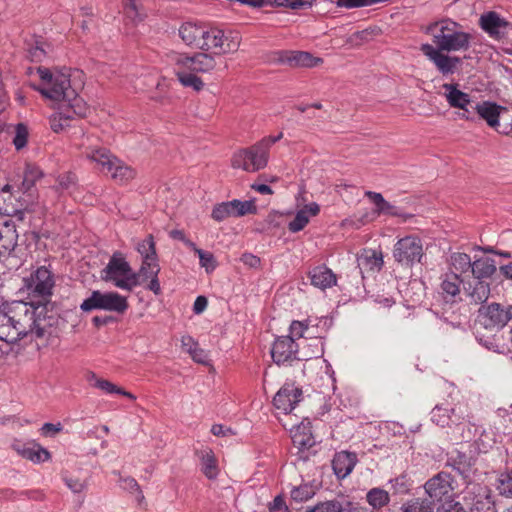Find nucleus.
Listing matches in <instances>:
<instances>
[{"label": "nucleus", "instance_id": "bb28decb", "mask_svg": "<svg viewBox=\"0 0 512 512\" xmlns=\"http://www.w3.org/2000/svg\"><path fill=\"white\" fill-rule=\"evenodd\" d=\"M356 464V455L347 451L336 453L332 460L335 475L343 479L349 475Z\"/></svg>", "mask_w": 512, "mask_h": 512}, {"label": "nucleus", "instance_id": "8fccbe9b", "mask_svg": "<svg viewBox=\"0 0 512 512\" xmlns=\"http://www.w3.org/2000/svg\"><path fill=\"white\" fill-rule=\"evenodd\" d=\"M497 489L501 495L512 497V470L500 475Z\"/></svg>", "mask_w": 512, "mask_h": 512}, {"label": "nucleus", "instance_id": "f03ea898", "mask_svg": "<svg viewBox=\"0 0 512 512\" xmlns=\"http://www.w3.org/2000/svg\"><path fill=\"white\" fill-rule=\"evenodd\" d=\"M37 73L42 84L37 90L46 98L62 102L61 107H67L76 116L82 117L86 114V105L83 99L78 97L76 91L71 87L70 79L62 73H52L48 68L38 67Z\"/></svg>", "mask_w": 512, "mask_h": 512}, {"label": "nucleus", "instance_id": "e2e57ef3", "mask_svg": "<svg viewBox=\"0 0 512 512\" xmlns=\"http://www.w3.org/2000/svg\"><path fill=\"white\" fill-rule=\"evenodd\" d=\"M160 272V269H156L154 267L151 274H153V277L150 278V282L147 285V289L152 291L155 295L161 294V286L158 280V274Z\"/></svg>", "mask_w": 512, "mask_h": 512}, {"label": "nucleus", "instance_id": "ea45409f", "mask_svg": "<svg viewBox=\"0 0 512 512\" xmlns=\"http://www.w3.org/2000/svg\"><path fill=\"white\" fill-rule=\"evenodd\" d=\"M402 512H434L433 504L427 499L414 498L401 507Z\"/></svg>", "mask_w": 512, "mask_h": 512}, {"label": "nucleus", "instance_id": "864d4df0", "mask_svg": "<svg viewBox=\"0 0 512 512\" xmlns=\"http://www.w3.org/2000/svg\"><path fill=\"white\" fill-rule=\"evenodd\" d=\"M120 481H121V486L123 489H125L129 492H137L138 493V497H137L138 501H142L144 499V495L142 494V491L140 490V486L134 478L125 477V478H121Z\"/></svg>", "mask_w": 512, "mask_h": 512}, {"label": "nucleus", "instance_id": "39448f33", "mask_svg": "<svg viewBox=\"0 0 512 512\" xmlns=\"http://www.w3.org/2000/svg\"><path fill=\"white\" fill-rule=\"evenodd\" d=\"M425 32L432 36V45L440 51H461L470 47L471 35L459 30V24L450 19L429 24Z\"/></svg>", "mask_w": 512, "mask_h": 512}, {"label": "nucleus", "instance_id": "c03bdc74", "mask_svg": "<svg viewBox=\"0 0 512 512\" xmlns=\"http://www.w3.org/2000/svg\"><path fill=\"white\" fill-rule=\"evenodd\" d=\"M191 250H193L198 255L200 266L203 267L207 273H210L215 270L217 262L214 255L211 252L204 251L198 248L196 245Z\"/></svg>", "mask_w": 512, "mask_h": 512}, {"label": "nucleus", "instance_id": "423d86ee", "mask_svg": "<svg viewBox=\"0 0 512 512\" xmlns=\"http://www.w3.org/2000/svg\"><path fill=\"white\" fill-rule=\"evenodd\" d=\"M282 137V133L277 136L265 137L249 148L239 150L231 159L232 167L243 169L246 172H256L265 168L268 164L271 146Z\"/></svg>", "mask_w": 512, "mask_h": 512}, {"label": "nucleus", "instance_id": "72a5a7b5", "mask_svg": "<svg viewBox=\"0 0 512 512\" xmlns=\"http://www.w3.org/2000/svg\"><path fill=\"white\" fill-rule=\"evenodd\" d=\"M449 264L453 270L451 273H457L460 277L470 276L469 273L472 267V261L468 254L456 252L452 253L449 258Z\"/></svg>", "mask_w": 512, "mask_h": 512}, {"label": "nucleus", "instance_id": "603ef678", "mask_svg": "<svg viewBox=\"0 0 512 512\" xmlns=\"http://www.w3.org/2000/svg\"><path fill=\"white\" fill-rule=\"evenodd\" d=\"M27 140H28L27 127L24 124L20 123L16 126L13 144L17 150H20L26 146Z\"/></svg>", "mask_w": 512, "mask_h": 512}, {"label": "nucleus", "instance_id": "2f4dec72", "mask_svg": "<svg viewBox=\"0 0 512 512\" xmlns=\"http://www.w3.org/2000/svg\"><path fill=\"white\" fill-rule=\"evenodd\" d=\"M383 264V255L380 251L364 250L358 257V266L362 270L379 271Z\"/></svg>", "mask_w": 512, "mask_h": 512}, {"label": "nucleus", "instance_id": "c9c22d12", "mask_svg": "<svg viewBox=\"0 0 512 512\" xmlns=\"http://www.w3.org/2000/svg\"><path fill=\"white\" fill-rule=\"evenodd\" d=\"M366 501L373 509L380 510L389 503V493L382 488H372L366 494Z\"/></svg>", "mask_w": 512, "mask_h": 512}, {"label": "nucleus", "instance_id": "4c0bfd02", "mask_svg": "<svg viewBox=\"0 0 512 512\" xmlns=\"http://www.w3.org/2000/svg\"><path fill=\"white\" fill-rule=\"evenodd\" d=\"M461 279H463V277H460L457 273L446 274L441 283L442 291L452 297L458 295L460 292V284H462Z\"/></svg>", "mask_w": 512, "mask_h": 512}, {"label": "nucleus", "instance_id": "09e8293b", "mask_svg": "<svg viewBox=\"0 0 512 512\" xmlns=\"http://www.w3.org/2000/svg\"><path fill=\"white\" fill-rule=\"evenodd\" d=\"M309 223V216L307 215L306 210H300L296 213L294 219L289 223L288 229L289 231L296 233L304 229V227Z\"/></svg>", "mask_w": 512, "mask_h": 512}, {"label": "nucleus", "instance_id": "de8ad7c7", "mask_svg": "<svg viewBox=\"0 0 512 512\" xmlns=\"http://www.w3.org/2000/svg\"><path fill=\"white\" fill-rule=\"evenodd\" d=\"M45 44L40 41H36L34 45H31L27 51V57L32 62H42L47 55Z\"/></svg>", "mask_w": 512, "mask_h": 512}, {"label": "nucleus", "instance_id": "9d476101", "mask_svg": "<svg viewBox=\"0 0 512 512\" xmlns=\"http://www.w3.org/2000/svg\"><path fill=\"white\" fill-rule=\"evenodd\" d=\"M127 308L128 302L125 297L117 292H101L99 290L92 291L91 295L80 305V309L83 312L105 310L124 313Z\"/></svg>", "mask_w": 512, "mask_h": 512}, {"label": "nucleus", "instance_id": "20e7f679", "mask_svg": "<svg viewBox=\"0 0 512 512\" xmlns=\"http://www.w3.org/2000/svg\"><path fill=\"white\" fill-rule=\"evenodd\" d=\"M79 146L83 149L82 155L94 162L100 172L110 175L114 181L124 183L134 178L135 172L130 166L113 155L108 149L93 145L89 136L83 135Z\"/></svg>", "mask_w": 512, "mask_h": 512}, {"label": "nucleus", "instance_id": "052dcab7", "mask_svg": "<svg viewBox=\"0 0 512 512\" xmlns=\"http://www.w3.org/2000/svg\"><path fill=\"white\" fill-rule=\"evenodd\" d=\"M93 386L109 394L116 393L118 391V386L105 379H96Z\"/></svg>", "mask_w": 512, "mask_h": 512}, {"label": "nucleus", "instance_id": "bf43d9fd", "mask_svg": "<svg viewBox=\"0 0 512 512\" xmlns=\"http://www.w3.org/2000/svg\"><path fill=\"white\" fill-rule=\"evenodd\" d=\"M335 501L336 500L334 499V500L320 502L317 505H315L313 508L308 509L305 512H334L335 511L334 509L337 507V506H335Z\"/></svg>", "mask_w": 512, "mask_h": 512}, {"label": "nucleus", "instance_id": "a19ab883", "mask_svg": "<svg viewBox=\"0 0 512 512\" xmlns=\"http://www.w3.org/2000/svg\"><path fill=\"white\" fill-rule=\"evenodd\" d=\"M160 269L157 261L143 260L140 269L134 272L136 286L141 285L143 282L153 277L152 271L154 269Z\"/></svg>", "mask_w": 512, "mask_h": 512}, {"label": "nucleus", "instance_id": "aec40b11", "mask_svg": "<svg viewBox=\"0 0 512 512\" xmlns=\"http://www.w3.org/2000/svg\"><path fill=\"white\" fill-rule=\"evenodd\" d=\"M479 26L493 39H502L508 34L511 24L497 12L489 11L480 16Z\"/></svg>", "mask_w": 512, "mask_h": 512}, {"label": "nucleus", "instance_id": "58836bf2", "mask_svg": "<svg viewBox=\"0 0 512 512\" xmlns=\"http://www.w3.org/2000/svg\"><path fill=\"white\" fill-rule=\"evenodd\" d=\"M137 251L141 254L143 260L157 261L154 237L149 234L144 240L138 243Z\"/></svg>", "mask_w": 512, "mask_h": 512}, {"label": "nucleus", "instance_id": "f8f14e48", "mask_svg": "<svg viewBox=\"0 0 512 512\" xmlns=\"http://www.w3.org/2000/svg\"><path fill=\"white\" fill-rule=\"evenodd\" d=\"M201 43L199 49L204 51L218 50L214 55H221L237 51L240 40L238 37L225 35L220 29L212 28L205 29V35Z\"/></svg>", "mask_w": 512, "mask_h": 512}, {"label": "nucleus", "instance_id": "0e129e2a", "mask_svg": "<svg viewBox=\"0 0 512 512\" xmlns=\"http://www.w3.org/2000/svg\"><path fill=\"white\" fill-rule=\"evenodd\" d=\"M169 235L172 239L182 241L188 248L192 249L196 245L190 239L185 236V233L182 230L174 229L169 232Z\"/></svg>", "mask_w": 512, "mask_h": 512}, {"label": "nucleus", "instance_id": "680f3d73", "mask_svg": "<svg viewBox=\"0 0 512 512\" xmlns=\"http://www.w3.org/2000/svg\"><path fill=\"white\" fill-rule=\"evenodd\" d=\"M335 506H337L334 512H367V510L363 507H356L352 503L348 502L343 505L338 500L335 501Z\"/></svg>", "mask_w": 512, "mask_h": 512}, {"label": "nucleus", "instance_id": "3c124183", "mask_svg": "<svg viewBox=\"0 0 512 512\" xmlns=\"http://www.w3.org/2000/svg\"><path fill=\"white\" fill-rule=\"evenodd\" d=\"M314 0H266V4L289 7L291 9H301L311 6Z\"/></svg>", "mask_w": 512, "mask_h": 512}, {"label": "nucleus", "instance_id": "1a4fd4ad", "mask_svg": "<svg viewBox=\"0 0 512 512\" xmlns=\"http://www.w3.org/2000/svg\"><path fill=\"white\" fill-rule=\"evenodd\" d=\"M101 279L116 287L132 291L136 287L134 272L121 252H114L108 264L100 272Z\"/></svg>", "mask_w": 512, "mask_h": 512}, {"label": "nucleus", "instance_id": "a211bd4d", "mask_svg": "<svg viewBox=\"0 0 512 512\" xmlns=\"http://www.w3.org/2000/svg\"><path fill=\"white\" fill-rule=\"evenodd\" d=\"M467 416L460 406L450 407L448 403L438 404L431 411L432 422L443 428L459 425Z\"/></svg>", "mask_w": 512, "mask_h": 512}, {"label": "nucleus", "instance_id": "ddd939ff", "mask_svg": "<svg viewBox=\"0 0 512 512\" xmlns=\"http://www.w3.org/2000/svg\"><path fill=\"white\" fill-rule=\"evenodd\" d=\"M420 50L444 77L454 74L463 63L462 58L440 51L432 44H422Z\"/></svg>", "mask_w": 512, "mask_h": 512}, {"label": "nucleus", "instance_id": "e433bc0d", "mask_svg": "<svg viewBox=\"0 0 512 512\" xmlns=\"http://www.w3.org/2000/svg\"><path fill=\"white\" fill-rule=\"evenodd\" d=\"M476 338L485 348L488 350L494 351L499 354H508L511 352V349L508 348L505 344H500L496 335L492 337H485L479 331V328H476Z\"/></svg>", "mask_w": 512, "mask_h": 512}, {"label": "nucleus", "instance_id": "f704fd0d", "mask_svg": "<svg viewBox=\"0 0 512 512\" xmlns=\"http://www.w3.org/2000/svg\"><path fill=\"white\" fill-rule=\"evenodd\" d=\"M201 471L208 479H215L219 473L217 459L211 449L200 451Z\"/></svg>", "mask_w": 512, "mask_h": 512}, {"label": "nucleus", "instance_id": "49530a36", "mask_svg": "<svg viewBox=\"0 0 512 512\" xmlns=\"http://www.w3.org/2000/svg\"><path fill=\"white\" fill-rule=\"evenodd\" d=\"M315 492L312 486L308 484L300 485L295 487L291 491V498L296 502H303L311 499L314 496Z\"/></svg>", "mask_w": 512, "mask_h": 512}, {"label": "nucleus", "instance_id": "a878e982", "mask_svg": "<svg viewBox=\"0 0 512 512\" xmlns=\"http://www.w3.org/2000/svg\"><path fill=\"white\" fill-rule=\"evenodd\" d=\"M18 233L11 221H5L0 227V257L10 254L17 246Z\"/></svg>", "mask_w": 512, "mask_h": 512}, {"label": "nucleus", "instance_id": "9b49d317", "mask_svg": "<svg viewBox=\"0 0 512 512\" xmlns=\"http://www.w3.org/2000/svg\"><path fill=\"white\" fill-rule=\"evenodd\" d=\"M424 255L422 241L416 235L400 238L393 248V258L395 261L406 267H412L415 263H421Z\"/></svg>", "mask_w": 512, "mask_h": 512}, {"label": "nucleus", "instance_id": "2eb2a0df", "mask_svg": "<svg viewBox=\"0 0 512 512\" xmlns=\"http://www.w3.org/2000/svg\"><path fill=\"white\" fill-rule=\"evenodd\" d=\"M455 481L450 473L441 471L430 478L424 485L429 501L440 502L453 496Z\"/></svg>", "mask_w": 512, "mask_h": 512}, {"label": "nucleus", "instance_id": "dca6fc26", "mask_svg": "<svg viewBox=\"0 0 512 512\" xmlns=\"http://www.w3.org/2000/svg\"><path fill=\"white\" fill-rule=\"evenodd\" d=\"M478 313L479 325L484 329L499 331L509 322L506 309L499 303L481 306Z\"/></svg>", "mask_w": 512, "mask_h": 512}, {"label": "nucleus", "instance_id": "b1692460", "mask_svg": "<svg viewBox=\"0 0 512 512\" xmlns=\"http://www.w3.org/2000/svg\"><path fill=\"white\" fill-rule=\"evenodd\" d=\"M13 449L23 458L34 463L45 462L50 458L49 451L35 443H21L17 441L13 444Z\"/></svg>", "mask_w": 512, "mask_h": 512}, {"label": "nucleus", "instance_id": "393cba45", "mask_svg": "<svg viewBox=\"0 0 512 512\" xmlns=\"http://www.w3.org/2000/svg\"><path fill=\"white\" fill-rule=\"evenodd\" d=\"M308 277L310 278L311 284L321 290H325L326 288L336 285L337 281L336 275L325 265L313 267L309 270Z\"/></svg>", "mask_w": 512, "mask_h": 512}, {"label": "nucleus", "instance_id": "4d7b16f0", "mask_svg": "<svg viewBox=\"0 0 512 512\" xmlns=\"http://www.w3.org/2000/svg\"><path fill=\"white\" fill-rule=\"evenodd\" d=\"M395 493H407L409 491V484L406 475H400L390 481Z\"/></svg>", "mask_w": 512, "mask_h": 512}, {"label": "nucleus", "instance_id": "412c9836", "mask_svg": "<svg viewBox=\"0 0 512 512\" xmlns=\"http://www.w3.org/2000/svg\"><path fill=\"white\" fill-rule=\"evenodd\" d=\"M464 292L470 298L471 302L475 304L485 303L490 296V283L485 280H476L470 276H464L461 279Z\"/></svg>", "mask_w": 512, "mask_h": 512}, {"label": "nucleus", "instance_id": "5701e85b", "mask_svg": "<svg viewBox=\"0 0 512 512\" xmlns=\"http://www.w3.org/2000/svg\"><path fill=\"white\" fill-rule=\"evenodd\" d=\"M474 465L475 459L472 456L458 450L451 452L446 462V466L451 467L464 479L470 478Z\"/></svg>", "mask_w": 512, "mask_h": 512}, {"label": "nucleus", "instance_id": "4be33fe9", "mask_svg": "<svg viewBox=\"0 0 512 512\" xmlns=\"http://www.w3.org/2000/svg\"><path fill=\"white\" fill-rule=\"evenodd\" d=\"M473 110L474 120L477 118L483 119L490 127L495 129L499 125L500 115L508 111L506 107L489 101L476 102Z\"/></svg>", "mask_w": 512, "mask_h": 512}, {"label": "nucleus", "instance_id": "f257e3e1", "mask_svg": "<svg viewBox=\"0 0 512 512\" xmlns=\"http://www.w3.org/2000/svg\"><path fill=\"white\" fill-rule=\"evenodd\" d=\"M8 312L22 339L28 335L42 338L55 323L54 317L47 315L46 306L39 305L33 300L14 302Z\"/></svg>", "mask_w": 512, "mask_h": 512}, {"label": "nucleus", "instance_id": "c756f323", "mask_svg": "<svg viewBox=\"0 0 512 512\" xmlns=\"http://www.w3.org/2000/svg\"><path fill=\"white\" fill-rule=\"evenodd\" d=\"M281 61L299 67H316L323 62L321 58L313 57L310 53L304 51L286 52Z\"/></svg>", "mask_w": 512, "mask_h": 512}, {"label": "nucleus", "instance_id": "338daca9", "mask_svg": "<svg viewBox=\"0 0 512 512\" xmlns=\"http://www.w3.org/2000/svg\"><path fill=\"white\" fill-rule=\"evenodd\" d=\"M241 261L251 268H256L260 265V258L251 253H244L241 257Z\"/></svg>", "mask_w": 512, "mask_h": 512}, {"label": "nucleus", "instance_id": "79ce46f5", "mask_svg": "<svg viewBox=\"0 0 512 512\" xmlns=\"http://www.w3.org/2000/svg\"><path fill=\"white\" fill-rule=\"evenodd\" d=\"M211 217L217 222H221L229 217H235L232 201L222 202L215 205L212 210Z\"/></svg>", "mask_w": 512, "mask_h": 512}, {"label": "nucleus", "instance_id": "774afa93", "mask_svg": "<svg viewBox=\"0 0 512 512\" xmlns=\"http://www.w3.org/2000/svg\"><path fill=\"white\" fill-rule=\"evenodd\" d=\"M438 512H466L459 502H449L442 506Z\"/></svg>", "mask_w": 512, "mask_h": 512}, {"label": "nucleus", "instance_id": "69168bd1", "mask_svg": "<svg viewBox=\"0 0 512 512\" xmlns=\"http://www.w3.org/2000/svg\"><path fill=\"white\" fill-rule=\"evenodd\" d=\"M65 483L74 493H80L84 490L85 485L79 479L65 478Z\"/></svg>", "mask_w": 512, "mask_h": 512}, {"label": "nucleus", "instance_id": "4468645a", "mask_svg": "<svg viewBox=\"0 0 512 512\" xmlns=\"http://www.w3.org/2000/svg\"><path fill=\"white\" fill-rule=\"evenodd\" d=\"M456 83H444L442 88L445 90L444 97L450 107L461 110L458 114L460 118L474 121V110L476 102L468 93L458 88Z\"/></svg>", "mask_w": 512, "mask_h": 512}, {"label": "nucleus", "instance_id": "6e6d98bb", "mask_svg": "<svg viewBox=\"0 0 512 512\" xmlns=\"http://www.w3.org/2000/svg\"><path fill=\"white\" fill-rule=\"evenodd\" d=\"M300 427L297 428V431L293 434L292 439L295 445H298L300 448H310L314 445V440L311 435H305L299 433Z\"/></svg>", "mask_w": 512, "mask_h": 512}, {"label": "nucleus", "instance_id": "6e6552de", "mask_svg": "<svg viewBox=\"0 0 512 512\" xmlns=\"http://www.w3.org/2000/svg\"><path fill=\"white\" fill-rule=\"evenodd\" d=\"M23 289L28 297L39 305L46 308L51 303V296L55 286L52 272L45 266L38 267L30 276L23 279Z\"/></svg>", "mask_w": 512, "mask_h": 512}, {"label": "nucleus", "instance_id": "37998d69", "mask_svg": "<svg viewBox=\"0 0 512 512\" xmlns=\"http://www.w3.org/2000/svg\"><path fill=\"white\" fill-rule=\"evenodd\" d=\"M73 111L67 107H61V111L59 112V117H53L50 120L51 129L58 133L62 131L67 126V121L73 118Z\"/></svg>", "mask_w": 512, "mask_h": 512}, {"label": "nucleus", "instance_id": "a18cd8bd", "mask_svg": "<svg viewBox=\"0 0 512 512\" xmlns=\"http://www.w3.org/2000/svg\"><path fill=\"white\" fill-rule=\"evenodd\" d=\"M232 205L234 207L235 217H241L247 214H255L257 212V207L254 204V201H240L237 199L232 200Z\"/></svg>", "mask_w": 512, "mask_h": 512}, {"label": "nucleus", "instance_id": "473e14b6", "mask_svg": "<svg viewBox=\"0 0 512 512\" xmlns=\"http://www.w3.org/2000/svg\"><path fill=\"white\" fill-rule=\"evenodd\" d=\"M294 340L304 338L301 343H304V347H313L314 348V339L313 333L310 331L309 325L306 321H293L290 325V336Z\"/></svg>", "mask_w": 512, "mask_h": 512}, {"label": "nucleus", "instance_id": "0eeeda50", "mask_svg": "<svg viewBox=\"0 0 512 512\" xmlns=\"http://www.w3.org/2000/svg\"><path fill=\"white\" fill-rule=\"evenodd\" d=\"M314 349L307 351L304 343H296L292 337H278L271 349V356L277 365L290 364L294 360L307 361L323 354V345L320 338L314 339Z\"/></svg>", "mask_w": 512, "mask_h": 512}, {"label": "nucleus", "instance_id": "cd10ccee", "mask_svg": "<svg viewBox=\"0 0 512 512\" xmlns=\"http://www.w3.org/2000/svg\"><path fill=\"white\" fill-rule=\"evenodd\" d=\"M497 271L495 261L491 258H479L472 262L470 278L487 281Z\"/></svg>", "mask_w": 512, "mask_h": 512}, {"label": "nucleus", "instance_id": "7c9ffc66", "mask_svg": "<svg viewBox=\"0 0 512 512\" xmlns=\"http://www.w3.org/2000/svg\"><path fill=\"white\" fill-rule=\"evenodd\" d=\"M22 339L9 312L0 311V340L6 343H15Z\"/></svg>", "mask_w": 512, "mask_h": 512}, {"label": "nucleus", "instance_id": "5fc2aeb1", "mask_svg": "<svg viewBox=\"0 0 512 512\" xmlns=\"http://www.w3.org/2000/svg\"><path fill=\"white\" fill-rule=\"evenodd\" d=\"M471 512H495V506L489 497L477 499L473 503Z\"/></svg>", "mask_w": 512, "mask_h": 512}, {"label": "nucleus", "instance_id": "6ab92c4d", "mask_svg": "<svg viewBox=\"0 0 512 512\" xmlns=\"http://www.w3.org/2000/svg\"><path fill=\"white\" fill-rule=\"evenodd\" d=\"M302 397V389L295 386L294 383H285L274 396L273 405L276 409L288 414L292 412Z\"/></svg>", "mask_w": 512, "mask_h": 512}, {"label": "nucleus", "instance_id": "7ed1b4c3", "mask_svg": "<svg viewBox=\"0 0 512 512\" xmlns=\"http://www.w3.org/2000/svg\"><path fill=\"white\" fill-rule=\"evenodd\" d=\"M172 61L174 74L179 83L196 92L204 88V82L197 74L211 73L217 68L215 55L206 52H196L191 56L183 53L175 54Z\"/></svg>", "mask_w": 512, "mask_h": 512}, {"label": "nucleus", "instance_id": "13d9d810", "mask_svg": "<svg viewBox=\"0 0 512 512\" xmlns=\"http://www.w3.org/2000/svg\"><path fill=\"white\" fill-rule=\"evenodd\" d=\"M375 214H377V215L388 214V215H392V216H399V217H405V218L408 217L407 215L401 214L398 211V208L396 206L390 204L386 200L384 201V204L379 209H375Z\"/></svg>", "mask_w": 512, "mask_h": 512}, {"label": "nucleus", "instance_id": "c85d7f7f", "mask_svg": "<svg viewBox=\"0 0 512 512\" xmlns=\"http://www.w3.org/2000/svg\"><path fill=\"white\" fill-rule=\"evenodd\" d=\"M179 35L185 44L199 48L205 35V28L197 24L187 22L182 24L180 27Z\"/></svg>", "mask_w": 512, "mask_h": 512}, {"label": "nucleus", "instance_id": "f3484780", "mask_svg": "<svg viewBox=\"0 0 512 512\" xmlns=\"http://www.w3.org/2000/svg\"><path fill=\"white\" fill-rule=\"evenodd\" d=\"M11 185L6 184L0 190V215L16 217L22 221L24 213L28 210V203L26 200L17 198L11 192Z\"/></svg>", "mask_w": 512, "mask_h": 512}]
</instances>
